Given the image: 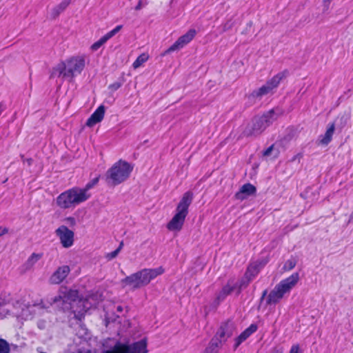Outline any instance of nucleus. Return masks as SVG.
Returning a JSON list of instances; mask_svg holds the SVG:
<instances>
[{
    "label": "nucleus",
    "instance_id": "obj_15",
    "mask_svg": "<svg viewBox=\"0 0 353 353\" xmlns=\"http://www.w3.org/2000/svg\"><path fill=\"white\" fill-rule=\"evenodd\" d=\"M265 262H255L252 263L245 272V279L247 280L245 285L249 283L259 274L260 270L265 265Z\"/></svg>",
    "mask_w": 353,
    "mask_h": 353
},
{
    "label": "nucleus",
    "instance_id": "obj_23",
    "mask_svg": "<svg viewBox=\"0 0 353 353\" xmlns=\"http://www.w3.org/2000/svg\"><path fill=\"white\" fill-rule=\"evenodd\" d=\"M70 3V0H64L61 2L59 5L55 6L52 11V14L54 17H57L60 13L65 10V8Z\"/></svg>",
    "mask_w": 353,
    "mask_h": 353
},
{
    "label": "nucleus",
    "instance_id": "obj_7",
    "mask_svg": "<svg viewBox=\"0 0 353 353\" xmlns=\"http://www.w3.org/2000/svg\"><path fill=\"white\" fill-rule=\"evenodd\" d=\"M78 292L73 290L62 288L59 291V295L50 299V303H59L61 305L65 310H70L78 299Z\"/></svg>",
    "mask_w": 353,
    "mask_h": 353
},
{
    "label": "nucleus",
    "instance_id": "obj_8",
    "mask_svg": "<svg viewBox=\"0 0 353 353\" xmlns=\"http://www.w3.org/2000/svg\"><path fill=\"white\" fill-rule=\"evenodd\" d=\"M275 116V110H271L266 114H263L261 117L256 118L254 119L253 125L251 130L245 132L247 136H256L260 134L274 120L276 119Z\"/></svg>",
    "mask_w": 353,
    "mask_h": 353
},
{
    "label": "nucleus",
    "instance_id": "obj_29",
    "mask_svg": "<svg viewBox=\"0 0 353 353\" xmlns=\"http://www.w3.org/2000/svg\"><path fill=\"white\" fill-rule=\"evenodd\" d=\"M108 40H109V39L105 34L99 40H98L91 46V50L93 51H97L101 46H102L105 43H106Z\"/></svg>",
    "mask_w": 353,
    "mask_h": 353
},
{
    "label": "nucleus",
    "instance_id": "obj_26",
    "mask_svg": "<svg viewBox=\"0 0 353 353\" xmlns=\"http://www.w3.org/2000/svg\"><path fill=\"white\" fill-rule=\"evenodd\" d=\"M350 118V115L347 113L339 115L336 121L338 128L341 129L343 128L347 125Z\"/></svg>",
    "mask_w": 353,
    "mask_h": 353
},
{
    "label": "nucleus",
    "instance_id": "obj_32",
    "mask_svg": "<svg viewBox=\"0 0 353 353\" xmlns=\"http://www.w3.org/2000/svg\"><path fill=\"white\" fill-rule=\"evenodd\" d=\"M10 347L8 343L3 339H0V353H9Z\"/></svg>",
    "mask_w": 353,
    "mask_h": 353
},
{
    "label": "nucleus",
    "instance_id": "obj_34",
    "mask_svg": "<svg viewBox=\"0 0 353 353\" xmlns=\"http://www.w3.org/2000/svg\"><path fill=\"white\" fill-rule=\"evenodd\" d=\"M121 28H122L121 25L117 26L113 30H112L111 31H110L109 32L105 34V35L110 39L113 36H114L117 32H119L121 30Z\"/></svg>",
    "mask_w": 353,
    "mask_h": 353
},
{
    "label": "nucleus",
    "instance_id": "obj_40",
    "mask_svg": "<svg viewBox=\"0 0 353 353\" xmlns=\"http://www.w3.org/2000/svg\"><path fill=\"white\" fill-rule=\"evenodd\" d=\"M299 348L298 345H293L289 353H299Z\"/></svg>",
    "mask_w": 353,
    "mask_h": 353
},
{
    "label": "nucleus",
    "instance_id": "obj_25",
    "mask_svg": "<svg viewBox=\"0 0 353 353\" xmlns=\"http://www.w3.org/2000/svg\"><path fill=\"white\" fill-rule=\"evenodd\" d=\"M233 290L234 287L229 284L224 286L222 290L217 294L216 300L219 303L223 301L227 295L230 294L233 291Z\"/></svg>",
    "mask_w": 353,
    "mask_h": 353
},
{
    "label": "nucleus",
    "instance_id": "obj_38",
    "mask_svg": "<svg viewBox=\"0 0 353 353\" xmlns=\"http://www.w3.org/2000/svg\"><path fill=\"white\" fill-rule=\"evenodd\" d=\"M331 1H332V0H323V7H324L323 10L324 11H326L328 10Z\"/></svg>",
    "mask_w": 353,
    "mask_h": 353
},
{
    "label": "nucleus",
    "instance_id": "obj_5",
    "mask_svg": "<svg viewBox=\"0 0 353 353\" xmlns=\"http://www.w3.org/2000/svg\"><path fill=\"white\" fill-rule=\"evenodd\" d=\"M299 281V274L298 272H294L289 277L280 281L270 292L267 303L271 305L278 303L285 294L290 293Z\"/></svg>",
    "mask_w": 353,
    "mask_h": 353
},
{
    "label": "nucleus",
    "instance_id": "obj_47",
    "mask_svg": "<svg viewBox=\"0 0 353 353\" xmlns=\"http://www.w3.org/2000/svg\"><path fill=\"white\" fill-rule=\"evenodd\" d=\"M267 292L266 291H264L263 293V297L266 294Z\"/></svg>",
    "mask_w": 353,
    "mask_h": 353
},
{
    "label": "nucleus",
    "instance_id": "obj_9",
    "mask_svg": "<svg viewBox=\"0 0 353 353\" xmlns=\"http://www.w3.org/2000/svg\"><path fill=\"white\" fill-rule=\"evenodd\" d=\"M285 77V72L278 73L271 79L268 81L265 85L259 89L254 90L252 96L256 99H261L263 96L272 93L273 90L276 88L281 81Z\"/></svg>",
    "mask_w": 353,
    "mask_h": 353
},
{
    "label": "nucleus",
    "instance_id": "obj_22",
    "mask_svg": "<svg viewBox=\"0 0 353 353\" xmlns=\"http://www.w3.org/2000/svg\"><path fill=\"white\" fill-rule=\"evenodd\" d=\"M41 254H32L24 264L26 270H30L34 265V264L41 258Z\"/></svg>",
    "mask_w": 353,
    "mask_h": 353
},
{
    "label": "nucleus",
    "instance_id": "obj_31",
    "mask_svg": "<svg viewBox=\"0 0 353 353\" xmlns=\"http://www.w3.org/2000/svg\"><path fill=\"white\" fill-rule=\"evenodd\" d=\"M296 261L295 259H289L285 263V264L283 265V270L285 271H290L296 266Z\"/></svg>",
    "mask_w": 353,
    "mask_h": 353
},
{
    "label": "nucleus",
    "instance_id": "obj_37",
    "mask_svg": "<svg viewBox=\"0 0 353 353\" xmlns=\"http://www.w3.org/2000/svg\"><path fill=\"white\" fill-rule=\"evenodd\" d=\"M64 221L66 223L69 224L70 226H74L76 224L75 219L72 216L67 217Z\"/></svg>",
    "mask_w": 353,
    "mask_h": 353
},
{
    "label": "nucleus",
    "instance_id": "obj_18",
    "mask_svg": "<svg viewBox=\"0 0 353 353\" xmlns=\"http://www.w3.org/2000/svg\"><path fill=\"white\" fill-rule=\"evenodd\" d=\"M256 330V325H250L237 338L235 339V343L234 345V349L236 350L243 341H245L252 334L254 333Z\"/></svg>",
    "mask_w": 353,
    "mask_h": 353
},
{
    "label": "nucleus",
    "instance_id": "obj_41",
    "mask_svg": "<svg viewBox=\"0 0 353 353\" xmlns=\"http://www.w3.org/2000/svg\"><path fill=\"white\" fill-rule=\"evenodd\" d=\"M8 230L6 228L0 227V236L8 233Z\"/></svg>",
    "mask_w": 353,
    "mask_h": 353
},
{
    "label": "nucleus",
    "instance_id": "obj_39",
    "mask_svg": "<svg viewBox=\"0 0 353 353\" xmlns=\"http://www.w3.org/2000/svg\"><path fill=\"white\" fill-rule=\"evenodd\" d=\"M246 279H245V276L243 278V279L240 282V284H239V288L241 289L243 288H245L248 285H245L246 283Z\"/></svg>",
    "mask_w": 353,
    "mask_h": 353
},
{
    "label": "nucleus",
    "instance_id": "obj_44",
    "mask_svg": "<svg viewBox=\"0 0 353 353\" xmlns=\"http://www.w3.org/2000/svg\"><path fill=\"white\" fill-rule=\"evenodd\" d=\"M3 110H4V108H3V105L0 104V115L1 114V113L3 112Z\"/></svg>",
    "mask_w": 353,
    "mask_h": 353
},
{
    "label": "nucleus",
    "instance_id": "obj_1",
    "mask_svg": "<svg viewBox=\"0 0 353 353\" xmlns=\"http://www.w3.org/2000/svg\"><path fill=\"white\" fill-rule=\"evenodd\" d=\"M85 61L86 56L84 54L73 56L54 66L51 71L50 78L61 77L63 79L72 81L83 70Z\"/></svg>",
    "mask_w": 353,
    "mask_h": 353
},
{
    "label": "nucleus",
    "instance_id": "obj_16",
    "mask_svg": "<svg viewBox=\"0 0 353 353\" xmlns=\"http://www.w3.org/2000/svg\"><path fill=\"white\" fill-rule=\"evenodd\" d=\"M105 111V106L103 105H100L87 120L86 125L89 127H92L97 123L101 122L104 117Z\"/></svg>",
    "mask_w": 353,
    "mask_h": 353
},
{
    "label": "nucleus",
    "instance_id": "obj_14",
    "mask_svg": "<svg viewBox=\"0 0 353 353\" xmlns=\"http://www.w3.org/2000/svg\"><path fill=\"white\" fill-rule=\"evenodd\" d=\"M70 272V268L68 265L59 267L51 275L49 281L51 284H59L62 283Z\"/></svg>",
    "mask_w": 353,
    "mask_h": 353
},
{
    "label": "nucleus",
    "instance_id": "obj_3",
    "mask_svg": "<svg viewBox=\"0 0 353 353\" xmlns=\"http://www.w3.org/2000/svg\"><path fill=\"white\" fill-rule=\"evenodd\" d=\"M192 199L193 194L190 192H187L183 194L176 207V213L168 224L167 227L169 230L178 232L181 230Z\"/></svg>",
    "mask_w": 353,
    "mask_h": 353
},
{
    "label": "nucleus",
    "instance_id": "obj_13",
    "mask_svg": "<svg viewBox=\"0 0 353 353\" xmlns=\"http://www.w3.org/2000/svg\"><path fill=\"white\" fill-rule=\"evenodd\" d=\"M91 307V303L88 299H77L76 303L72 305L70 310L74 314V317L81 321L85 314V312Z\"/></svg>",
    "mask_w": 353,
    "mask_h": 353
},
{
    "label": "nucleus",
    "instance_id": "obj_2",
    "mask_svg": "<svg viewBox=\"0 0 353 353\" xmlns=\"http://www.w3.org/2000/svg\"><path fill=\"white\" fill-rule=\"evenodd\" d=\"M164 270L162 267L154 269H143L137 272L132 274L121 280L123 286H130L132 290H136L145 286L157 276L162 274Z\"/></svg>",
    "mask_w": 353,
    "mask_h": 353
},
{
    "label": "nucleus",
    "instance_id": "obj_24",
    "mask_svg": "<svg viewBox=\"0 0 353 353\" xmlns=\"http://www.w3.org/2000/svg\"><path fill=\"white\" fill-rule=\"evenodd\" d=\"M221 347L219 341H217L216 339H212L203 353H218Z\"/></svg>",
    "mask_w": 353,
    "mask_h": 353
},
{
    "label": "nucleus",
    "instance_id": "obj_33",
    "mask_svg": "<svg viewBox=\"0 0 353 353\" xmlns=\"http://www.w3.org/2000/svg\"><path fill=\"white\" fill-rule=\"evenodd\" d=\"M121 28H122L121 25L117 26L113 30H112L111 31H110L109 32L105 34V35L110 39L113 36H114L117 32H119L121 30Z\"/></svg>",
    "mask_w": 353,
    "mask_h": 353
},
{
    "label": "nucleus",
    "instance_id": "obj_36",
    "mask_svg": "<svg viewBox=\"0 0 353 353\" xmlns=\"http://www.w3.org/2000/svg\"><path fill=\"white\" fill-rule=\"evenodd\" d=\"M121 86V83L120 82H114L109 85V89L112 91H115L118 90Z\"/></svg>",
    "mask_w": 353,
    "mask_h": 353
},
{
    "label": "nucleus",
    "instance_id": "obj_43",
    "mask_svg": "<svg viewBox=\"0 0 353 353\" xmlns=\"http://www.w3.org/2000/svg\"><path fill=\"white\" fill-rule=\"evenodd\" d=\"M24 162H26L28 165H30L32 164V160L31 159H27L24 161Z\"/></svg>",
    "mask_w": 353,
    "mask_h": 353
},
{
    "label": "nucleus",
    "instance_id": "obj_20",
    "mask_svg": "<svg viewBox=\"0 0 353 353\" xmlns=\"http://www.w3.org/2000/svg\"><path fill=\"white\" fill-rule=\"evenodd\" d=\"M335 130L334 123L329 124L325 133L319 137V143L321 145H327L332 140Z\"/></svg>",
    "mask_w": 353,
    "mask_h": 353
},
{
    "label": "nucleus",
    "instance_id": "obj_6",
    "mask_svg": "<svg viewBox=\"0 0 353 353\" xmlns=\"http://www.w3.org/2000/svg\"><path fill=\"white\" fill-rule=\"evenodd\" d=\"M87 201L85 194L79 188H74L62 192L57 197V205L61 209L73 208Z\"/></svg>",
    "mask_w": 353,
    "mask_h": 353
},
{
    "label": "nucleus",
    "instance_id": "obj_12",
    "mask_svg": "<svg viewBox=\"0 0 353 353\" xmlns=\"http://www.w3.org/2000/svg\"><path fill=\"white\" fill-rule=\"evenodd\" d=\"M56 235L59 237L63 248H68L73 245L74 232L65 225H61L55 230Z\"/></svg>",
    "mask_w": 353,
    "mask_h": 353
},
{
    "label": "nucleus",
    "instance_id": "obj_4",
    "mask_svg": "<svg viewBox=\"0 0 353 353\" xmlns=\"http://www.w3.org/2000/svg\"><path fill=\"white\" fill-rule=\"evenodd\" d=\"M133 170V166L125 161L119 160L107 171L106 181L112 185H117L126 181Z\"/></svg>",
    "mask_w": 353,
    "mask_h": 353
},
{
    "label": "nucleus",
    "instance_id": "obj_19",
    "mask_svg": "<svg viewBox=\"0 0 353 353\" xmlns=\"http://www.w3.org/2000/svg\"><path fill=\"white\" fill-rule=\"evenodd\" d=\"M127 353H147V343L145 340H141L131 345H126Z\"/></svg>",
    "mask_w": 353,
    "mask_h": 353
},
{
    "label": "nucleus",
    "instance_id": "obj_45",
    "mask_svg": "<svg viewBox=\"0 0 353 353\" xmlns=\"http://www.w3.org/2000/svg\"><path fill=\"white\" fill-rule=\"evenodd\" d=\"M350 221H353V212H352L350 218Z\"/></svg>",
    "mask_w": 353,
    "mask_h": 353
},
{
    "label": "nucleus",
    "instance_id": "obj_17",
    "mask_svg": "<svg viewBox=\"0 0 353 353\" xmlns=\"http://www.w3.org/2000/svg\"><path fill=\"white\" fill-rule=\"evenodd\" d=\"M256 192V188L250 184H244L239 192L235 194V197L238 200L243 201L248 198L249 196L254 194Z\"/></svg>",
    "mask_w": 353,
    "mask_h": 353
},
{
    "label": "nucleus",
    "instance_id": "obj_28",
    "mask_svg": "<svg viewBox=\"0 0 353 353\" xmlns=\"http://www.w3.org/2000/svg\"><path fill=\"white\" fill-rule=\"evenodd\" d=\"M148 59V56L142 54L137 57V59L134 61L132 65L134 69L139 68L143 63H145Z\"/></svg>",
    "mask_w": 353,
    "mask_h": 353
},
{
    "label": "nucleus",
    "instance_id": "obj_42",
    "mask_svg": "<svg viewBox=\"0 0 353 353\" xmlns=\"http://www.w3.org/2000/svg\"><path fill=\"white\" fill-rule=\"evenodd\" d=\"M141 8H142V1H139L138 4L137 5V6L135 7V10H138L141 9Z\"/></svg>",
    "mask_w": 353,
    "mask_h": 353
},
{
    "label": "nucleus",
    "instance_id": "obj_10",
    "mask_svg": "<svg viewBox=\"0 0 353 353\" xmlns=\"http://www.w3.org/2000/svg\"><path fill=\"white\" fill-rule=\"evenodd\" d=\"M234 332L235 326L234 323L227 321L221 324L212 339H216L217 341L220 342V345L222 346L223 343L231 337Z\"/></svg>",
    "mask_w": 353,
    "mask_h": 353
},
{
    "label": "nucleus",
    "instance_id": "obj_35",
    "mask_svg": "<svg viewBox=\"0 0 353 353\" xmlns=\"http://www.w3.org/2000/svg\"><path fill=\"white\" fill-rule=\"evenodd\" d=\"M274 146L275 145H272L270 146L266 150L263 152V156L269 157L272 154L273 152H274Z\"/></svg>",
    "mask_w": 353,
    "mask_h": 353
},
{
    "label": "nucleus",
    "instance_id": "obj_11",
    "mask_svg": "<svg viewBox=\"0 0 353 353\" xmlns=\"http://www.w3.org/2000/svg\"><path fill=\"white\" fill-rule=\"evenodd\" d=\"M196 34V31L194 29H190L185 34L181 36L168 49H167L163 52V55L164 56L183 48L194 39Z\"/></svg>",
    "mask_w": 353,
    "mask_h": 353
},
{
    "label": "nucleus",
    "instance_id": "obj_48",
    "mask_svg": "<svg viewBox=\"0 0 353 353\" xmlns=\"http://www.w3.org/2000/svg\"><path fill=\"white\" fill-rule=\"evenodd\" d=\"M279 353H281V352H279Z\"/></svg>",
    "mask_w": 353,
    "mask_h": 353
},
{
    "label": "nucleus",
    "instance_id": "obj_27",
    "mask_svg": "<svg viewBox=\"0 0 353 353\" xmlns=\"http://www.w3.org/2000/svg\"><path fill=\"white\" fill-rule=\"evenodd\" d=\"M99 181V177H96L93 179L91 181L88 183L83 188H80V190L82 191L85 196L86 200H88L90 197V194L88 193L89 190L92 188Z\"/></svg>",
    "mask_w": 353,
    "mask_h": 353
},
{
    "label": "nucleus",
    "instance_id": "obj_46",
    "mask_svg": "<svg viewBox=\"0 0 353 353\" xmlns=\"http://www.w3.org/2000/svg\"><path fill=\"white\" fill-rule=\"evenodd\" d=\"M278 150H276L275 152H274V156L276 157L278 154Z\"/></svg>",
    "mask_w": 353,
    "mask_h": 353
},
{
    "label": "nucleus",
    "instance_id": "obj_30",
    "mask_svg": "<svg viewBox=\"0 0 353 353\" xmlns=\"http://www.w3.org/2000/svg\"><path fill=\"white\" fill-rule=\"evenodd\" d=\"M123 246V242L121 241L119 244V248L117 250H115L113 252L107 253L105 254V259L108 261H110V260H112L113 259L116 258L117 256V255L119 254V253L120 252L121 250L122 249Z\"/></svg>",
    "mask_w": 353,
    "mask_h": 353
},
{
    "label": "nucleus",
    "instance_id": "obj_21",
    "mask_svg": "<svg viewBox=\"0 0 353 353\" xmlns=\"http://www.w3.org/2000/svg\"><path fill=\"white\" fill-rule=\"evenodd\" d=\"M127 351L125 344L117 342L114 346L105 350L103 353H127Z\"/></svg>",
    "mask_w": 353,
    "mask_h": 353
}]
</instances>
